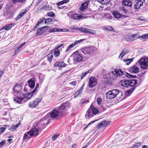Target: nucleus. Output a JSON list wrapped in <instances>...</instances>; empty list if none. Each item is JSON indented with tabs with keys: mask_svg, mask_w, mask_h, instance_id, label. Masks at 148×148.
Segmentation results:
<instances>
[{
	"mask_svg": "<svg viewBox=\"0 0 148 148\" xmlns=\"http://www.w3.org/2000/svg\"><path fill=\"white\" fill-rule=\"evenodd\" d=\"M44 76L42 75H41L39 77V79L40 80V81L41 83L42 82L43 80H44Z\"/></svg>",
	"mask_w": 148,
	"mask_h": 148,
	"instance_id": "59",
	"label": "nucleus"
},
{
	"mask_svg": "<svg viewBox=\"0 0 148 148\" xmlns=\"http://www.w3.org/2000/svg\"><path fill=\"white\" fill-rule=\"evenodd\" d=\"M121 82V85L123 87H126L129 86V80L123 79L122 80Z\"/></svg>",
	"mask_w": 148,
	"mask_h": 148,
	"instance_id": "25",
	"label": "nucleus"
},
{
	"mask_svg": "<svg viewBox=\"0 0 148 148\" xmlns=\"http://www.w3.org/2000/svg\"><path fill=\"white\" fill-rule=\"evenodd\" d=\"M137 34L131 35L129 34H127L124 36V39L127 41L131 42L136 40L137 38Z\"/></svg>",
	"mask_w": 148,
	"mask_h": 148,
	"instance_id": "12",
	"label": "nucleus"
},
{
	"mask_svg": "<svg viewBox=\"0 0 148 148\" xmlns=\"http://www.w3.org/2000/svg\"><path fill=\"white\" fill-rule=\"evenodd\" d=\"M100 109L101 110V111L103 112L105 111L106 108L104 107V105H102L100 108Z\"/></svg>",
	"mask_w": 148,
	"mask_h": 148,
	"instance_id": "61",
	"label": "nucleus"
},
{
	"mask_svg": "<svg viewBox=\"0 0 148 148\" xmlns=\"http://www.w3.org/2000/svg\"><path fill=\"white\" fill-rule=\"evenodd\" d=\"M62 31V29L55 27L49 29L48 32L49 33H52L57 32H61Z\"/></svg>",
	"mask_w": 148,
	"mask_h": 148,
	"instance_id": "32",
	"label": "nucleus"
},
{
	"mask_svg": "<svg viewBox=\"0 0 148 148\" xmlns=\"http://www.w3.org/2000/svg\"><path fill=\"white\" fill-rule=\"evenodd\" d=\"M40 126L38 124V122L35 123L32 127V128L30 131L31 134H32L33 136H36L38 135L39 134V130H41L40 128Z\"/></svg>",
	"mask_w": 148,
	"mask_h": 148,
	"instance_id": "4",
	"label": "nucleus"
},
{
	"mask_svg": "<svg viewBox=\"0 0 148 148\" xmlns=\"http://www.w3.org/2000/svg\"><path fill=\"white\" fill-rule=\"evenodd\" d=\"M102 1V4H108L109 3L110 0H101Z\"/></svg>",
	"mask_w": 148,
	"mask_h": 148,
	"instance_id": "53",
	"label": "nucleus"
},
{
	"mask_svg": "<svg viewBox=\"0 0 148 148\" xmlns=\"http://www.w3.org/2000/svg\"><path fill=\"white\" fill-rule=\"evenodd\" d=\"M110 74V73H107L106 74L103 75V78L107 79H110V81H112L114 80V76H109V75Z\"/></svg>",
	"mask_w": 148,
	"mask_h": 148,
	"instance_id": "30",
	"label": "nucleus"
},
{
	"mask_svg": "<svg viewBox=\"0 0 148 148\" xmlns=\"http://www.w3.org/2000/svg\"><path fill=\"white\" fill-rule=\"evenodd\" d=\"M8 125H3V127H1L0 128V134H2L5 130L6 127H9Z\"/></svg>",
	"mask_w": 148,
	"mask_h": 148,
	"instance_id": "38",
	"label": "nucleus"
},
{
	"mask_svg": "<svg viewBox=\"0 0 148 148\" xmlns=\"http://www.w3.org/2000/svg\"><path fill=\"white\" fill-rule=\"evenodd\" d=\"M66 66V65L63 62H57L54 64V66L56 67H65Z\"/></svg>",
	"mask_w": 148,
	"mask_h": 148,
	"instance_id": "31",
	"label": "nucleus"
},
{
	"mask_svg": "<svg viewBox=\"0 0 148 148\" xmlns=\"http://www.w3.org/2000/svg\"><path fill=\"white\" fill-rule=\"evenodd\" d=\"M56 49L55 50L54 52V55L55 57H57L60 54V51L58 49Z\"/></svg>",
	"mask_w": 148,
	"mask_h": 148,
	"instance_id": "44",
	"label": "nucleus"
},
{
	"mask_svg": "<svg viewBox=\"0 0 148 148\" xmlns=\"http://www.w3.org/2000/svg\"><path fill=\"white\" fill-rule=\"evenodd\" d=\"M27 10L26 9H25L21 10L19 13V14L15 18L16 21H18L27 12Z\"/></svg>",
	"mask_w": 148,
	"mask_h": 148,
	"instance_id": "19",
	"label": "nucleus"
},
{
	"mask_svg": "<svg viewBox=\"0 0 148 148\" xmlns=\"http://www.w3.org/2000/svg\"><path fill=\"white\" fill-rule=\"evenodd\" d=\"M128 51L127 50H123L121 51V53L120 54L119 58H122L123 56L125 55L127 53Z\"/></svg>",
	"mask_w": 148,
	"mask_h": 148,
	"instance_id": "36",
	"label": "nucleus"
},
{
	"mask_svg": "<svg viewBox=\"0 0 148 148\" xmlns=\"http://www.w3.org/2000/svg\"><path fill=\"white\" fill-rule=\"evenodd\" d=\"M52 9L51 6L44 5L42 6L41 9H44L46 11H49Z\"/></svg>",
	"mask_w": 148,
	"mask_h": 148,
	"instance_id": "33",
	"label": "nucleus"
},
{
	"mask_svg": "<svg viewBox=\"0 0 148 148\" xmlns=\"http://www.w3.org/2000/svg\"><path fill=\"white\" fill-rule=\"evenodd\" d=\"M25 96L24 93L18 95L16 97H14L13 99L16 103H20L21 102L22 100L25 98Z\"/></svg>",
	"mask_w": 148,
	"mask_h": 148,
	"instance_id": "13",
	"label": "nucleus"
},
{
	"mask_svg": "<svg viewBox=\"0 0 148 148\" xmlns=\"http://www.w3.org/2000/svg\"><path fill=\"white\" fill-rule=\"evenodd\" d=\"M137 80L136 79H132L129 80V86L135 87L137 84Z\"/></svg>",
	"mask_w": 148,
	"mask_h": 148,
	"instance_id": "26",
	"label": "nucleus"
},
{
	"mask_svg": "<svg viewBox=\"0 0 148 148\" xmlns=\"http://www.w3.org/2000/svg\"><path fill=\"white\" fill-rule=\"evenodd\" d=\"M42 99L40 98H37L33 101L30 102L29 105L30 107L34 108L37 107L39 103L41 101Z\"/></svg>",
	"mask_w": 148,
	"mask_h": 148,
	"instance_id": "11",
	"label": "nucleus"
},
{
	"mask_svg": "<svg viewBox=\"0 0 148 148\" xmlns=\"http://www.w3.org/2000/svg\"><path fill=\"white\" fill-rule=\"evenodd\" d=\"M114 16L115 18H121V14L117 13V12H114L113 13Z\"/></svg>",
	"mask_w": 148,
	"mask_h": 148,
	"instance_id": "40",
	"label": "nucleus"
},
{
	"mask_svg": "<svg viewBox=\"0 0 148 148\" xmlns=\"http://www.w3.org/2000/svg\"><path fill=\"white\" fill-rule=\"evenodd\" d=\"M145 73V72H144L139 74L138 75V76H136V77H138V78L140 80L142 81L144 79V75Z\"/></svg>",
	"mask_w": 148,
	"mask_h": 148,
	"instance_id": "35",
	"label": "nucleus"
},
{
	"mask_svg": "<svg viewBox=\"0 0 148 148\" xmlns=\"http://www.w3.org/2000/svg\"><path fill=\"white\" fill-rule=\"evenodd\" d=\"M141 143L140 142H137L134 144L133 146L132 147V148H138V147L140 145Z\"/></svg>",
	"mask_w": 148,
	"mask_h": 148,
	"instance_id": "46",
	"label": "nucleus"
},
{
	"mask_svg": "<svg viewBox=\"0 0 148 148\" xmlns=\"http://www.w3.org/2000/svg\"><path fill=\"white\" fill-rule=\"evenodd\" d=\"M15 11H14V10H11V11L10 12L9 14L10 15L9 16V17H12L15 14Z\"/></svg>",
	"mask_w": 148,
	"mask_h": 148,
	"instance_id": "52",
	"label": "nucleus"
},
{
	"mask_svg": "<svg viewBox=\"0 0 148 148\" xmlns=\"http://www.w3.org/2000/svg\"><path fill=\"white\" fill-rule=\"evenodd\" d=\"M67 15L72 20H80L84 18V16L81 15H79L77 13L72 14L71 12L69 13Z\"/></svg>",
	"mask_w": 148,
	"mask_h": 148,
	"instance_id": "9",
	"label": "nucleus"
},
{
	"mask_svg": "<svg viewBox=\"0 0 148 148\" xmlns=\"http://www.w3.org/2000/svg\"><path fill=\"white\" fill-rule=\"evenodd\" d=\"M90 108H91L92 111V114H93L94 115H96L97 114H98L99 111L97 108L94 107L92 106V104L90 106Z\"/></svg>",
	"mask_w": 148,
	"mask_h": 148,
	"instance_id": "27",
	"label": "nucleus"
},
{
	"mask_svg": "<svg viewBox=\"0 0 148 148\" xmlns=\"http://www.w3.org/2000/svg\"><path fill=\"white\" fill-rule=\"evenodd\" d=\"M85 40V39H82L81 40H77V41H76L74 42V44L75 45H76L77 44L79 43H80V42H82V41H83L84 40Z\"/></svg>",
	"mask_w": 148,
	"mask_h": 148,
	"instance_id": "57",
	"label": "nucleus"
},
{
	"mask_svg": "<svg viewBox=\"0 0 148 148\" xmlns=\"http://www.w3.org/2000/svg\"><path fill=\"white\" fill-rule=\"evenodd\" d=\"M52 21V20L51 18H48L45 20V23H47L48 24L50 22H51Z\"/></svg>",
	"mask_w": 148,
	"mask_h": 148,
	"instance_id": "56",
	"label": "nucleus"
},
{
	"mask_svg": "<svg viewBox=\"0 0 148 148\" xmlns=\"http://www.w3.org/2000/svg\"><path fill=\"white\" fill-rule=\"evenodd\" d=\"M122 4L125 6L131 7L132 2L130 0H123L122 1Z\"/></svg>",
	"mask_w": 148,
	"mask_h": 148,
	"instance_id": "29",
	"label": "nucleus"
},
{
	"mask_svg": "<svg viewBox=\"0 0 148 148\" xmlns=\"http://www.w3.org/2000/svg\"><path fill=\"white\" fill-rule=\"evenodd\" d=\"M75 64L81 61L83 57L82 55L77 51L74 52L72 55Z\"/></svg>",
	"mask_w": 148,
	"mask_h": 148,
	"instance_id": "6",
	"label": "nucleus"
},
{
	"mask_svg": "<svg viewBox=\"0 0 148 148\" xmlns=\"http://www.w3.org/2000/svg\"><path fill=\"white\" fill-rule=\"evenodd\" d=\"M130 72L131 73H137L139 71V69L135 65H133L130 70Z\"/></svg>",
	"mask_w": 148,
	"mask_h": 148,
	"instance_id": "20",
	"label": "nucleus"
},
{
	"mask_svg": "<svg viewBox=\"0 0 148 148\" xmlns=\"http://www.w3.org/2000/svg\"><path fill=\"white\" fill-rule=\"evenodd\" d=\"M47 115L49 118H51L53 119H56L59 116H60V114L56 108H55L51 112L48 113Z\"/></svg>",
	"mask_w": 148,
	"mask_h": 148,
	"instance_id": "7",
	"label": "nucleus"
},
{
	"mask_svg": "<svg viewBox=\"0 0 148 148\" xmlns=\"http://www.w3.org/2000/svg\"><path fill=\"white\" fill-rule=\"evenodd\" d=\"M91 71L92 70L91 69H90L88 71L86 72L82 73V75L81 76V79H83L85 76H86V75L87 74L91 72Z\"/></svg>",
	"mask_w": 148,
	"mask_h": 148,
	"instance_id": "43",
	"label": "nucleus"
},
{
	"mask_svg": "<svg viewBox=\"0 0 148 148\" xmlns=\"http://www.w3.org/2000/svg\"><path fill=\"white\" fill-rule=\"evenodd\" d=\"M14 26V24L12 23L9 24L8 25H7L5 26L3 28L5 30H9L10 29L11 27Z\"/></svg>",
	"mask_w": 148,
	"mask_h": 148,
	"instance_id": "37",
	"label": "nucleus"
},
{
	"mask_svg": "<svg viewBox=\"0 0 148 148\" xmlns=\"http://www.w3.org/2000/svg\"><path fill=\"white\" fill-rule=\"evenodd\" d=\"M70 29H74L75 30H79V28H78V27H75V26H71Z\"/></svg>",
	"mask_w": 148,
	"mask_h": 148,
	"instance_id": "58",
	"label": "nucleus"
},
{
	"mask_svg": "<svg viewBox=\"0 0 148 148\" xmlns=\"http://www.w3.org/2000/svg\"><path fill=\"white\" fill-rule=\"evenodd\" d=\"M70 106V103L66 102L62 103L58 108H56L60 116H62L65 114L67 110V109Z\"/></svg>",
	"mask_w": 148,
	"mask_h": 148,
	"instance_id": "2",
	"label": "nucleus"
},
{
	"mask_svg": "<svg viewBox=\"0 0 148 148\" xmlns=\"http://www.w3.org/2000/svg\"><path fill=\"white\" fill-rule=\"evenodd\" d=\"M111 73L113 75L117 77H120L123 74L121 69H114V71H112Z\"/></svg>",
	"mask_w": 148,
	"mask_h": 148,
	"instance_id": "16",
	"label": "nucleus"
},
{
	"mask_svg": "<svg viewBox=\"0 0 148 148\" xmlns=\"http://www.w3.org/2000/svg\"><path fill=\"white\" fill-rule=\"evenodd\" d=\"M47 115L43 118V119L40 120L39 122L38 123V124L40 126V128L41 129H43L44 128L46 125L49 123V119Z\"/></svg>",
	"mask_w": 148,
	"mask_h": 148,
	"instance_id": "5",
	"label": "nucleus"
},
{
	"mask_svg": "<svg viewBox=\"0 0 148 148\" xmlns=\"http://www.w3.org/2000/svg\"><path fill=\"white\" fill-rule=\"evenodd\" d=\"M49 26H44L38 29L37 30L36 34L40 35L44 33L47 31L49 28Z\"/></svg>",
	"mask_w": 148,
	"mask_h": 148,
	"instance_id": "15",
	"label": "nucleus"
},
{
	"mask_svg": "<svg viewBox=\"0 0 148 148\" xmlns=\"http://www.w3.org/2000/svg\"><path fill=\"white\" fill-rule=\"evenodd\" d=\"M28 84L29 87L31 88H33L35 86V79L32 78L28 81Z\"/></svg>",
	"mask_w": 148,
	"mask_h": 148,
	"instance_id": "22",
	"label": "nucleus"
},
{
	"mask_svg": "<svg viewBox=\"0 0 148 148\" xmlns=\"http://www.w3.org/2000/svg\"><path fill=\"white\" fill-rule=\"evenodd\" d=\"M138 62L142 70H147L148 69V57L141 58Z\"/></svg>",
	"mask_w": 148,
	"mask_h": 148,
	"instance_id": "3",
	"label": "nucleus"
},
{
	"mask_svg": "<svg viewBox=\"0 0 148 148\" xmlns=\"http://www.w3.org/2000/svg\"><path fill=\"white\" fill-rule=\"evenodd\" d=\"M36 90L37 89L35 88L31 93H29L28 96H27V98H28V99L30 98L33 95L36 91Z\"/></svg>",
	"mask_w": 148,
	"mask_h": 148,
	"instance_id": "42",
	"label": "nucleus"
},
{
	"mask_svg": "<svg viewBox=\"0 0 148 148\" xmlns=\"http://www.w3.org/2000/svg\"><path fill=\"white\" fill-rule=\"evenodd\" d=\"M45 20V18H41L38 21V24H41Z\"/></svg>",
	"mask_w": 148,
	"mask_h": 148,
	"instance_id": "60",
	"label": "nucleus"
},
{
	"mask_svg": "<svg viewBox=\"0 0 148 148\" xmlns=\"http://www.w3.org/2000/svg\"><path fill=\"white\" fill-rule=\"evenodd\" d=\"M13 89V92L14 93L17 94L19 93L21 89V87L19 84H16V85L14 86Z\"/></svg>",
	"mask_w": 148,
	"mask_h": 148,
	"instance_id": "21",
	"label": "nucleus"
},
{
	"mask_svg": "<svg viewBox=\"0 0 148 148\" xmlns=\"http://www.w3.org/2000/svg\"><path fill=\"white\" fill-rule=\"evenodd\" d=\"M5 140H3L0 142V146L1 147L5 143Z\"/></svg>",
	"mask_w": 148,
	"mask_h": 148,
	"instance_id": "64",
	"label": "nucleus"
},
{
	"mask_svg": "<svg viewBox=\"0 0 148 148\" xmlns=\"http://www.w3.org/2000/svg\"><path fill=\"white\" fill-rule=\"evenodd\" d=\"M89 87L90 88L95 87L97 84L96 78L92 76L90 77L89 79Z\"/></svg>",
	"mask_w": 148,
	"mask_h": 148,
	"instance_id": "14",
	"label": "nucleus"
},
{
	"mask_svg": "<svg viewBox=\"0 0 148 148\" xmlns=\"http://www.w3.org/2000/svg\"><path fill=\"white\" fill-rule=\"evenodd\" d=\"M146 34H144L141 36H139L137 38H139L141 40H143V39H146Z\"/></svg>",
	"mask_w": 148,
	"mask_h": 148,
	"instance_id": "50",
	"label": "nucleus"
},
{
	"mask_svg": "<svg viewBox=\"0 0 148 148\" xmlns=\"http://www.w3.org/2000/svg\"><path fill=\"white\" fill-rule=\"evenodd\" d=\"M47 15L50 17H53L55 16V13L53 12H49L47 14Z\"/></svg>",
	"mask_w": 148,
	"mask_h": 148,
	"instance_id": "54",
	"label": "nucleus"
},
{
	"mask_svg": "<svg viewBox=\"0 0 148 148\" xmlns=\"http://www.w3.org/2000/svg\"><path fill=\"white\" fill-rule=\"evenodd\" d=\"M97 48L93 46H90L88 47L83 48L81 49L80 51L85 55H91L96 52Z\"/></svg>",
	"mask_w": 148,
	"mask_h": 148,
	"instance_id": "1",
	"label": "nucleus"
},
{
	"mask_svg": "<svg viewBox=\"0 0 148 148\" xmlns=\"http://www.w3.org/2000/svg\"><path fill=\"white\" fill-rule=\"evenodd\" d=\"M89 2V1H88L82 3L81 4V6L79 8L80 10L81 11H83L84 10L86 9L87 8Z\"/></svg>",
	"mask_w": 148,
	"mask_h": 148,
	"instance_id": "24",
	"label": "nucleus"
},
{
	"mask_svg": "<svg viewBox=\"0 0 148 148\" xmlns=\"http://www.w3.org/2000/svg\"><path fill=\"white\" fill-rule=\"evenodd\" d=\"M97 102L98 105H100L102 103V99L101 97H99L97 100Z\"/></svg>",
	"mask_w": 148,
	"mask_h": 148,
	"instance_id": "55",
	"label": "nucleus"
},
{
	"mask_svg": "<svg viewBox=\"0 0 148 148\" xmlns=\"http://www.w3.org/2000/svg\"><path fill=\"white\" fill-rule=\"evenodd\" d=\"M75 44L74 43H72L66 49V52H67L69 51L70 49L73 47L75 45Z\"/></svg>",
	"mask_w": 148,
	"mask_h": 148,
	"instance_id": "49",
	"label": "nucleus"
},
{
	"mask_svg": "<svg viewBox=\"0 0 148 148\" xmlns=\"http://www.w3.org/2000/svg\"><path fill=\"white\" fill-rule=\"evenodd\" d=\"M136 88L135 87H133L127 90L126 92V95L127 96L130 95Z\"/></svg>",
	"mask_w": 148,
	"mask_h": 148,
	"instance_id": "34",
	"label": "nucleus"
},
{
	"mask_svg": "<svg viewBox=\"0 0 148 148\" xmlns=\"http://www.w3.org/2000/svg\"><path fill=\"white\" fill-rule=\"evenodd\" d=\"M118 93H117V97H118L119 99H121V97L123 95V93L122 91H119V90H118Z\"/></svg>",
	"mask_w": 148,
	"mask_h": 148,
	"instance_id": "47",
	"label": "nucleus"
},
{
	"mask_svg": "<svg viewBox=\"0 0 148 148\" xmlns=\"http://www.w3.org/2000/svg\"><path fill=\"white\" fill-rule=\"evenodd\" d=\"M79 30L85 34L92 35H95L96 34V32L95 31L89 29H86L83 27L79 28Z\"/></svg>",
	"mask_w": 148,
	"mask_h": 148,
	"instance_id": "10",
	"label": "nucleus"
},
{
	"mask_svg": "<svg viewBox=\"0 0 148 148\" xmlns=\"http://www.w3.org/2000/svg\"><path fill=\"white\" fill-rule=\"evenodd\" d=\"M47 60L49 62H51V61L53 57V55L52 54H49L47 56Z\"/></svg>",
	"mask_w": 148,
	"mask_h": 148,
	"instance_id": "45",
	"label": "nucleus"
},
{
	"mask_svg": "<svg viewBox=\"0 0 148 148\" xmlns=\"http://www.w3.org/2000/svg\"><path fill=\"white\" fill-rule=\"evenodd\" d=\"M133 58H133L130 59H127L125 60H124L123 61L125 62H127L126 64L127 65H128L133 61Z\"/></svg>",
	"mask_w": 148,
	"mask_h": 148,
	"instance_id": "39",
	"label": "nucleus"
},
{
	"mask_svg": "<svg viewBox=\"0 0 148 148\" xmlns=\"http://www.w3.org/2000/svg\"><path fill=\"white\" fill-rule=\"evenodd\" d=\"M77 84V82L76 81H74L70 83V84H71V85L73 86L76 85Z\"/></svg>",
	"mask_w": 148,
	"mask_h": 148,
	"instance_id": "62",
	"label": "nucleus"
},
{
	"mask_svg": "<svg viewBox=\"0 0 148 148\" xmlns=\"http://www.w3.org/2000/svg\"><path fill=\"white\" fill-rule=\"evenodd\" d=\"M94 116V114H92V111L91 108H90L88 110L86 115V119H89L92 118Z\"/></svg>",
	"mask_w": 148,
	"mask_h": 148,
	"instance_id": "23",
	"label": "nucleus"
},
{
	"mask_svg": "<svg viewBox=\"0 0 148 148\" xmlns=\"http://www.w3.org/2000/svg\"><path fill=\"white\" fill-rule=\"evenodd\" d=\"M126 76L129 78H134L136 77V75H131L128 73H127Z\"/></svg>",
	"mask_w": 148,
	"mask_h": 148,
	"instance_id": "51",
	"label": "nucleus"
},
{
	"mask_svg": "<svg viewBox=\"0 0 148 148\" xmlns=\"http://www.w3.org/2000/svg\"><path fill=\"white\" fill-rule=\"evenodd\" d=\"M31 134L30 131L26 132L24 134L23 139L24 140H27L29 139L31 137L33 136L32 134Z\"/></svg>",
	"mask_w": 148,
	"mask_h": 148,
	"instance_id": "28",
	"label": "nucleus"
},
{
	"mask_svg": "<svg viewBox=\"0 0 148 148\" xmlns=\"http://www.w3.org/2000/svg\"><path fill=\"white\" fill-rule=\"evenodd\" d=\"M111 123L110 121L105 120L100 123L97 126V128L99 129L101 127H105L109 125Z\"/></svg>",
	"mask_w": 148,
	"mask_h": 148,
	"instance_id": "17",
	"label": "nucleus"
},
{
	"mask_svg": "<svg viewBox=\"0 0 148 148\" xmlns=\"http://www.w3.org/2000/svg\"><path fill=\"white\" fill-rule=\"evenodd\" d=\"M118 90L117 89H113L108 92L106 94V97L109 99H113L117 96V93H118Z\"/></svg>",
	"mask_w": 148,
	"mask_h": 148,
	"instance_id": "8",
	"label": "nucleus"
},
{
	"mask_svg": "<svg viewBox=\"0 0 148 148\" xmlns=\"http://www.w3.org/2000/svg\"><path fill=\"white\" fill-rule=\"evenodd\" d=\"M145 2V0H136V3L134 5V8L135 9H138L143 5V4Z\"/></svg>",
	"mask_w": 148,
	"mask_h": 148,
	"instance_id": "18",
	"label": "nucleus"
},
{
	"mask_svg": "<svg viewBox=\"0 0 148 148\" xmlns=\"http://www.w3.org/2000/svg\"><path fill=\"white\" fill-rule=\"evenodd\" d=\"M18 125L19 124H17L15 125L12 126L9 128V129L11 131H13L15 130L18 128Z\"/></svg>",
	"mask_w": 148,
	"mask_h": 148,
	"instance_id": "41",
	"label": "nucleus"
},
{
	"mask_svg": "<svg viewBox=\"0 0 148 148\" xmlns=\"http://www.w3.org/2000/svg\"><path fill=\"white\" fill-rule=\"evenodd\" d=\"M80 93L79 92H78V91H77V92L75 93L74 95V98H76V97H78Z\"/></svg>",
	"mask_w": 148,
	"mask_h": 148,
	"instance_id": "63",
	"label": "nucleus"
},
{
	"mask_svg": "<svg viewBox=\"0 0 148 148\" xmlns=\"http://www.w3.org/2000/svg\"><path fill=\"white\" fill-rule=\"evenodd\" d=\"M14 3H16L17 2L23 3L25 1V0H12Z\"/></svg>",
	"mask_w": 148,
	"mask_h": 148,
	"instance_id": "48",
	"label": "nucleus"
}]
</instances>
